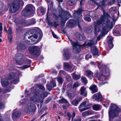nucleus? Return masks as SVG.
Returning a JSON list of instances; mask_svg holds the SVG:
<instances>
[{
    "label": "nucleus",
    "mask_w": 121,
    "mask_h": 121,
    "mask_svg": "<svg viewBox=\"0 0 121 121\" xmlns=\"http://www.w3.org/2000/svg\"><path fill=\"white\" fill-rule=\"evenodd\" d=\"M108 17H110L108 14L104 12L103 14L101 16L100 18L95 22L94 27L95 34H96L97 32L99 31L100 28H102L103 31H105L109 27V19H107L106 22V23H104L105 18Z\"/></svg>",
    "instance_id": "nucleus-1"
},
{
    "label": "nucleus",
    "mask_w": 121,
    "mask_h": 121,
    "mask_svg": "<svg viewBox=\"0 0 121 121\" xmlns=\"http://www.w3.org/2000/svg\"><path fill=\"white\" fill-rule=\"evenodd\" d=\"M40 35L36 29H33L30 30V32H27L24 35V38L26 40V42L28 44H32L35 43L39 41V39L38 36Z\"/></svg>",
    "instance_id": "nucleus-2"
},
{
    "label": "nucleus",
    "mask_w": 121,
    "mask_h": 121,
    "mask_svg": "<svg viewBox=\"0 0 121 121\" xmlns=\"http://www.w3.org/2000/svg\"><path fill=\"white\" fill-rule=\"evenodd\" d=\"M59 12L58 16L55 14H53L54 17L56 19H60L62 23H65L68 19V17L70 15L69 12L63 10L60 6H59L58 8Z\"/></svg>",
    "instance_id": "nucleus-3"
},
{
    "label": "nucleus",
    "mask_w": 121,
    "mask_h": 121,
    "mask_svg": "<svg viewBox=\"0 0 121 121\" xmlns=\"http://www.w3.org/2000/svg\"><path fill=\"white\" fill-rule=\"evenodd\" d=\"M73 47V51L76 53H78L80 52L81 51V47L85 45L92 46L95 45V43L93 40H91L89 42H86L83 45H81L78 42H73L72 40L69 39Z\"/></svg>",
    "instance_id": "nucleus-4"
},
{
    "label": "nucleus",
    "mask_w": 121,
    "mask_h": 121,
    "mask_svg": "<svg viewBox=\"0 0 121 121\" xmlns=\"http://www.w3.org/2000/svg\"><path fill=\"white\" fill-rule=\"evenodd\" d=\"M23 55L20 53H18L16 55L15 58L16 62L17 64L21 65L24 62V60H25V62L26 63H28L27 65H25L23 66L24 69H26L30 67V63L31 60L26 58H23Z\"/></svg>",
    "instance_id": "nucleus-5"
},
{
    "label": "nucleus",
    "mask_w": 121,
    "mask_h": 121,
    "mask_svg": "<svg viewBox=\"0 0 121 121\" xmlns=\"http://www.w3.org/2000/svg\"><path fill=\"white\" fill-rule=\"evenodd\" d=\"M35 11V7L32 4L27 5L22 12V14L24 16H32Z\"/></svg>",
    "instance_id": "nucleus-6"
},
{
    "label": "nucleus",
    "mask_w": 121,
    "mask_h": 121,
    "mask_svg": "<svg viewBox=\"0 0 121 121\" xmlns=\"http://www.w3.org/2000/svg\"><path fill=\"white\" fill-rule=\"evenodd\" d=\"M20 1L19 0H15L11 4L10 11L11 13H14L18 11L19 8Z\"/></svg>",
    "instance_id": "nucleus-7"
},
{
    "label": "nucleus",
    "mask_w": 121,
    "mask_h": 121,
    "mask_svg": "<svg viewBox=\"0 0 121 121\" xmlns=\"http://www.w3.org/2000/svg\"><path fill=\"white\" fill-rule=\"evenodd\" d=\"M36 109V106L34 104L30 103L27 104L26 107L24 109V111L28 113H30L31 112L34 113L35 112Z\"/></svg>",
    "instance_id": "nucleus-8"
},
{
    "label": "nucleus",
    "mask_w": 121,
    "mask_h": 121,
    "mask_svg": "<svg viewBox=\"0 0 121 121\" xmlns=\"http://www.w3.org/2000/svg\"><path fill=\"white\" fill-rule=\"evenodd\" d=\"M40 49L38 46H35L30 47L28 50L32 54L37 57L39 55V52Z\"/></svg>",
    "instance_id": "nucleus-9"
},
{
    "label": "nucleus",
    "mask_w": 121,
    "mask_h": 121,
    "mask_svg": "<svg viewBox=\"0 0 121 121\" xmlns=\"http://www.w3.org/2000/svg\"><path fill=\"white\" fill-rule=\"evenodd\" d=\"M84 11L82 9L81 6L77 10H75L74 11L73 16L76 18L79 19L82 17V13Z\"/></svg>",
    "instance_id": "nucleus-10"
},
{
    "label": "nucleus",
    "mask_w": 121,
    "mask_h": 121,
    "mask_svg": "<svg viewBox=\"0 0 121 121\" xmlns=\"http://www.w3.org/2000/svg\"><path fill=\"white\" fill-rule=\"evenodd\" d=\"M21 114V112L20 111L15 109L13 111L12 115V118L13 120L17 119L20 117Z\"/></svg>",
    "instance_id": "nucleus-11"
},
{
    "label": "nucleus",
    "mask_w": 121,
    "mask_h": 121,
    "mask_svg": "<svg viewBox=\"0 0 121 121\" xmlns=\"http://www.w3.org/2000/svg\"><path fill=\"white\" fill-rule=\"evenodd\" d=\"M98 66L99 69L102 70L103 71V73H106V72L108 70V69L106 67V66L105 65H104L102 63L99 64Z\"/></svg>",
    "instance_id": "nucleus-12"
},
{
    "label": "nucleus",
    "mask_w": 121,
    "mask_h": 121,
    "mask_svg": "<svg viewBox=\"0 0 121 121\" xmlns=\"http://www.w3.org/2000/svg\"><path fill=\"white\" fill-rule=\"evenodd\" d=\"M113 39V38L111 36H108L107 38V42L108 46L110 49L112 48L113 47L112 42Z\"/></svg>",
    "instance_id": "nucleus-13"
},
{
    "label": "nucleus",
    "mask_w": 121,
    "mask_h": 121,
    "mask_svg": "<svg viewBox=\"0 0 121 121\" xmlns=\"http://www.w3.org/2000/svg\"><path fill=\"white\" fill-rule=\"evenodd\" d=\"M86 90V88L84 87V86L82 87L80 90V95H82L86 97L87 95V92Z\"/></svg>",
    "instance_id": "nucleus-14"
},
{
    "label": "nucleus",
    "mask_w": 121,
    "mask_h": 121,
    "mask_svg": "<svg viewBox=\"0 0 121 121\" xmlns=\"http://www.w3.org/2000/svg\"><path fill=\"white\" fill-rule=\"evenodd\" d=\"M64 69L67 71L71 70L73 67V66L70 65L67 62L64 63Z\"/></svg>",
    "instance_id": "nucleus-15"
},
{
    "label": "nucleus",
    "mask_w": 121,
    "mask_h": 121,
    "mask_svg": "<svg viewBox=\"0 0 121 121\" xmlns=\"http://www.w3.org/2000/svg\"><path fill=\"white\" fill-rule=\"evenodd\" d=\"M69 50L68 49H66L64 50V53L63 54V56L65 60H67L70 57V54L69 53Z\"/></svg>",
    "instance_id": "nucleus-16"
},
{
    "label": "nucleus",
    "mask_w": 121,
    "mask_h": 121,
    "mask_svg": "<svg viewBox=\"0 0 121 121\" xmlns=\"http://www.w3.org/2000/svg\"><path fill=\"white\" fill-rule=\"evenodd\" d=\"M89 89L92 91V93H93L96 92L98 91L97 87L95 84L91 85L89 87Z\"/></svg>",
    "instance_id": "nucleus-17"
},
{
    "label": "nucleus",
    "mask_w": 121,
    "mask_h": 121,
    "mask_svg": "<svg viewBox=\"0 0 121 121\" xmlns=\"http://www.w3.org/2000/svg\"><path fill=\"white\" fill-rule=\"evenodd\" d=\"M94 98H95V100H101L102 99V95L100 93L95 94L93 96Z\"/></svg>",
    "instance_id": "nucleus-18"
},
{
    "label": "nucleus",
    "mask_w": 121,
    "mask_h": 121,
    "mask_svg": "<svg viewBox=\"0 0 121 121\" xmlns=\"http://www.w3.org/2000/svg\"><path fill=\"white\" fill-rule=\"evenodd\" d=\"M1 82L2 85L3 87H6L9 84V82L8 81L5 79H1Z\"/></svg>",
    "instance_id": "nucleus-19"
},
{
    "label": "nucleus",
    "mask_w": 121,
    "mask_h": 121,
    "mask_svg": "<svg viewBox=\"0 0 121 121\" xmlns=\"http://www.w3.org/2000/svg\"><path fill=\"white\" fill-rule=\"evenodd\" d=\"M87 76L90 79L93 78V73L90 70H86L85 71Z\"/></svg>",
    "instance_id": "nucleus-20"
},
{
    "label": "nucleus",
    "mask_w": 121,
    "mask_h": 121,
    "mask_svg": "<svg viewBox=\"0 0 121 121\" xmlns=\"http://www.w3.org/2000/svg\"><path fill=\"white\" fill-rule=\"evenodd\" d=\"M82 99L80 98L75 99L72 102V105L74 106H77L79 102Z\"/></svg>",
    "instance_id": "nucleus-21"
},
{
    "label": "nucleus",
    "mask_w": 121,
    "mask_h": 121,
    "mask_svg": "<svg viewBox=\"0 0 121 121\" xmlns=\"http://www.w3.org/2000/svg\"><path fill=\"white\" fill-rule=\"evenodd\" d=\"M91 52L94 55H96L98 54V51L96 48L95 46L91 47Z\"/></svg>",
    "instance_id": "nucleus-22"
},
{
    "label": "nucleus",
    "mask_w": 121,
    "mask_h": 121,
    "mask_svg": "<svg viewBox=\"0 0 121 121\" xmlns=\"http://www.w3.org/2000/svg\"><path fill=\"white\" fill-rule=\"evenodd\" d=\"M75 23V22L74 20L73 19H70L67 23V25L68 26L72 27L73 26Z\"/></svg>",
    "instance_id": "nucleus-23"
},
{
    "label": "nucleus",
    "mask_w": 121,
    "mask_h": 121,
    "mask_svg": "<svg viewBox=\"0 0 121 121\" xmlns=\"http://www.w3.org/2000/svg\"><path fill=\"white\" fill-rule=\"evenodd\" d=\"M72 77L74 80H77L79 79L81 77V75L80 74L77 75L75 72L73 74Z\"/></svg>",
    "instance_id": "nucleus-24"
},
{
    "label": "nucleus",
    "mask_w": 121,
    "mask_h": 121,
    "mask_svg": "<svg viewBox=\"0 0 121 121\" xmlns=\"http://www.w3.org/2000/svg\"><path fill=\"white\" fill-rule=\"evenodd\" d=\"M25 45L23 43H19L17 45V49L18 50H19L26 48Z\"/></svg>",
    "instance_id": "nucleus-25"
},
{
    "label": "nucleus",
    "mask_w": 121,
    "mask_h": 121,
    "mask_svg": "<svg viewBox=\"0 0 121 121\" xmlns=\"http://www.w3.org/2000/svg\"><path fill=\"white\" fill-rule=\"evenodd\" d=\"M76 3L75 0H69L67 2L66 5L67 6H71Z\"/></svg>",
    "instance_id": "nucleus-26"
},
{
    "label": "nucleus",
    "mask_w": 121,
    "mask_h": 121,
    "mask_svg": "<svg viewBox=\"0 0 121 121\" xmlns=\"http://www.w3.org/2000/svg\"><path fill=\"white\" fill-rule=\"evenodd\" d=\"M101 105L98 104H95L92 106V109L93 110L98 111L99 110L100 108Z\"/></svg>",
    "instance_id": "nucleus-27"
},
{
    "label": "nucleus",
    "mask_w": 121,
    "mask_h": 121,
    "mask_svg": "<svg viewBox=\"0 0 121 121\" xmlns=\"http://www.w3.org/2000/svg\"><path fill=\"white\" fill-rule=\"evenodd\" d=\"M21 23L22 26H29L28 20L22 21L21 22Z\"/></svg>",
    "instance_id": "nucleus-28"
},
{
    "label": "nucleus",
    "mask_w": 121,
    "mask_h": 121,
    "mask_svg": "<svg viewBox=\"0 0 121 121\" xmlns=\"http://www.w3.org/2000/svg\"><path fill=\"white\" fill-rule=\"evenodd\" d=\"M28 21L29 26L34 24L36 22L34 18H32L31 19L28 20Z\"/></svg>",
    "instance_id": "nucleus-29"
},
{
    "label": "nucleus",
    "mask_w": 121,
    "mask_h": 121,
    "mask_svg": "<svg viewBox=\"0 0 121 121\" xmlns=\"http://www.w3.org/2000/svg\"><path fill=\"white\" fill-rule=\"evenodd\" d=\"M58 102L60 104H67L68 103V102L67 100L64 98H62L61 99L59 100Z\"/></svg>",
    "instance_id": "nucleus-30"
},
{
    "label": "nucleus",
    "mask_w": 121,
    "mask_h": 121,
    "mask_svg": "<svg viewBox=\"0 0 121 121\" xmlns=\"http://www.w3.org/2000/svg\"><path fill=\"white\" fill-rule=\"evenodd\" d=\"M107 76L103 75L98 77V78L100 80L102 81L105 80L107 79Z\"/></svg>",
    "instance_id": "nucleus-31"
},
{
    "label": "nucleus",
    "mask_w": 121,
    "mask_h": 121,
    "mask_svg": "<svg viewBox=\"0 0 121 121\" xmlns=\"http://www.w3.org/2000/svg\"><path fill=\"white\" fill-rule=\"evenodd\" d=\"M93 30V28L92 27H87L86 28L85 30L86 33H90Z\"/></svg>",
    "instance_id": "nucleus-32"
},
{
    "label": "nucleus",
    "mask_w": 121,
    "mask_h": 121,
    "mask_svg": "<svg viewBox=\"0 0 121 121\" xmlns=\"http://www.w3.org/2000/svg\"><path fill=\"white\" fill-rule=\"evenodd\" d=\"M47 92H44L42 93L40 95V98L44 99L45 97H47Z\"/></svg>",
    "instance_id": "nucleus-33"
},
{
    "label": "nucleus",
    "mask_w": 121,
    "mask_h": 121,
    "mask_svg": "<svg viewBox=\"0 0 121 121\" xmlns=\"http://www.w3.org/2000/svg\"><path fill=\"white\" fill-rule=\"evenodd\" d=\"M15 73L13 72L10 73L9 74V79H12L15 77Z\"/></svg>",
    "instance_id": "nucleus-34"
},
{
    "label": "nucleus",
    "mask_w": 121,
    "mask_h": 121,
    "mask_svg": "<svg viewBox=\"0 0 121 121\" xmlns=\"http://www.w3.org/2000/svg\"><path fill=\"white\" fill-rule=\"evenodd\" d=\"M58 82L61 84H62L63 81V78L61 77H59L57 78Z\"/></svg>",
    "instance_id": "nucleus-35"
},
{
    "label": "nucleus",
    "mask_w": 121,
    "mask_h": 121,
    "mask_svg": "<svg viewBox=\"0 0 121 121\" xmlns=\"http://www.w3.org/2000/svg\"><path fill=\"white\" fill-rule=\"evenodd\" d=\"M86 101H85L84 102H82L80 105L79 107V108H80L82 107H86Z\"/></svg>",
    "instance_id": "nucleus-36"
},
{
    "label": "nucleus",
    "mask_w": 121,
    "mask_h": 121,
    "mask_svg": "<svg viewBox=\"0 0 121 121\" xmlns=\"http://www.w3.org/2000/svg\"><path fill=\"white\" fill-rule=\"evenodd\" d=\"M67 115L68 117V118H67V120L69 121H70L71 117L72 116V115H71V113L69 112H68L67 113Z\"/></svg>",
    "instance_id": "nucleus-37"
},
{
    "label": "nucleus",
    "mask_w": 121,
    "mask_h": 121,
    "mask_svg": "<svg viewBox=\"0 0 121 121\" xmlns=\"http://www.w3.org/2000/svg\"><path fill=\"white\" fill-rule=\"evenodd\" d=\"M19 79L18 78L14 79H13L11 82L12 83L16 84H17L19 82Z\"/></svg>",
    "instance_id": "nucleus-38"
},
{
    "label": "nucleus",
    "mask_w": 121,
    "mask_h": 121,
    "mask_svg": "<svg viewBox=\"0 0 121 121\" xmlns=\"http://www.w3.org/2000/svg\"><path fill=\"white\" fill-rule=\"evenodd\" d=\"M81 79L82 82L85 84H86L87 83V80L86 78L84 77H82L81 78Z\"/></svg>",
    "instance_id": "nucleus-39"
},
{
    "label": "nucleus",
    "mask_w": 121,
    "mask_h": 121,
    "mask_svg": "<svg viewBox=\"0 0 121 121\" xmlns=\"http://www.w3.org/2000/svg\"><path fill=\"white\" fill-rule=\"evenodd\" d=\"M91 108V107H86L82 109H79V110L80 112H82L85 110L90 109Z\"/></svg>",
    "instance_id": "nucleus-40"
},
{
    "label": "nucleus",
    "mask_w": 121,
    "mask_h": 121,
    "mask_svg": "<svg viewBox=\"0 0 121 121\" xmlns=\"http://www.w3.org/2000/svg\"><path fill=\"white\" fill-rule=\"evenodd\" d=\"M79 86V83L78 82H75L73 84V88H74L78 87Z\"/></svg>",
    "instance_id": "nucleus-41"
},
{
    "label": "nucleus",
    "mask_w": 121,
    "mask_h": 121,
    "mask_svg": "<svg viewBox=\"0 0 121 121\" xmlns=\"http://www.w3.org/2000/svg\"><path fill=\"white\" fill-rule=\"evenodd\" d=\"M85 37L84 36L82 35L81 34L79 37V38L78 39L82 41L83 39H85Z\"/></svg>",
    "instance_id": "nucleus-42"
},
{
    "label": "nucleus",
    "mask_w": 121,
    "mask_h": 121,
    "mask_svg": "<svg viewBox=\"0 0 121 121\" xmlns=\"http://www.w3.org/2000/svg\"><path fill=\"white\" fill-rule=\"evenodd\" d=\"M84 19L85 21L88 22H90L91 20V18L89 17H85L84 18Z\"/></svg>",
    "instance_id": "nucleus-43"
},
{
    "label": "nucleus",
    "mask_w": 121,
    "mask_h": 121,
    "mask_svg": "<svg viewBox=\"0 0 121 121\" xmlns=\"http://www.w3.org/2000/svg\"><path fill=\"white\" fill-rule=\"evenodd\" d=\"M12 39L13 37L12 35H9L8 39L10 42L11 43L12 42Z\"/></svg>",
    "instance_id": "nucleus-44"
},
{
    "label": "nucleus",
    "mask_w": 121,
    "mask_h": 121,
    "mask_svg": "<svg viewBox=\"0 0 121 121\" xmlns=\"http://www.w3.org/2000/svg\"><path fill=\"white\" fill-rule=\"evenodd\" d=\"M36 98L35 97H31L30 99V100L32 101L33 102H36Z\"/></svg>",
    "instance_id": "nucleus-45"
},
{
    "label": "nucleus",
    "mask_w": 121,
    "mask_h": 121,
    "mask_svg": "<svg viewBox=\"0 0 121 121\" xmlns=\"http://www.w3.org/2000/svg\"><path fill=\"white\" fill-rule=\"evenodd\" d=\"M38 87L40 89H42L43 91H44L45 89L44 86L42 85H39L38 86Z\"/></svg>",
    "instance_id": "nucleus-46"
},
{
    "label": "nucleus",
    "mask_w": 121,
    "mask_h": 121,
    "mask_svg": "<svg viewBox=\"0 0 121 121\" xmlns=\"http://www.w3.org/2000/svg\"><path fill=\"white\" fill-rule=\"evenodd\" d=\"M80 34L78 32H76L74 34L75 37L78 39L80 35Z\"/></svg>",
    "instance_id": "nucleus-47"
},
{
    "label": "nucleus",
    "mask_w": 121,
    "mask_h": 121,
    "mask_svg": "<svg viewBox=\"0 0 121 121\" xmlns=\"http://www.w3.org/2000/svg\"><path fill=\"white\" fill-rule=\"evenodd\" d=\"M4 108V104L2 102H0V109H3Z\"/></svg>",
    "instance_id": "nucleus-48"
},
{
    "label": "nucleus",
    "mask_w": 121,
    "mask_h": 121,
    "mask_svg": "<svg viewBox=\"0 0 121 121\" xmlns=\"http://www.w3.org/2000/svg\"><path fill=\"white\" fill-rule=\"evenodd\" d=\"M91 56L90 54L87 55L85 56V59L88 60L89 58H91Z\"/></svg>",
    "instance_id": "nucleus-49"
},
{
    "label": "nucleus",
    "mask_w": 121,
    "mask_h": 121,
    "mask_svg": "<svg viewBox=\"0 0 121 121\" xmlns=\"http://www.w3.org/2000/svg\"><path fill=\"white\" fill-rule=\"evenodd\" d=\"M59 73L60 75L63 74L65 75L66 74V72L65 71L62 70H61L60 71Z\"/></svg>",
    "instance_id": "nucleus-50"
},
{
    "label": "nucleus",
    "mask_w": 121,
    "mask_h": 121,
    "mask_svg": "<svg viewBox=\"0 0 121 121\" xmlns=\"http://www.w3.org/2000/svg\"><path fill=\"white\" fill-rule=\"evenodd\" d=\"M82 115L83 116H86L88 115L87 111L84 112L82 114Z\"/></svg>",
    "instance_id": "nucleus-51"
},
{
    "label": "nucleus",
    "mask_w": 121,
    "mask_h": 121,
    "mask_svg": "<svg viewBox=\"0 0 121 121\" xmlns=\"http://www.w3.org/2000/svg\"><path fill=\"white\" fill-rule=\"evenodd\" d=\"M8 32L9 35H11L12 33V29L10 27L8 29Z\"/></svg>",
    "instance_id": "nucleus-52"
},
{
    "label": "nucleus",
    "mask_w": 121,
    "mask_h": 121,
    "mask_svg": "<svg viewBox=\"0 0 121 121\" xmlns=\"http://www.w3.org/2000/svg\"><path fill=\"white\" fill-rule=\"evenodd\" d=\"M75 113L74 111H73L72 113V120L71 121H73V118L75 117Z\"/></svg>",
    "instance_id": "nucleus-53"
},
{
    "label": "nucleus",
    "mask_w": 121,
    "mask_h": 121,
    "mask_svg": "<svg viewBox=\"0 0 121 121\" xmlns=\"http://www.w3.org/2000/svg\"><path fill=\"white\" fill-rule=\"evenodd\" d=\"M51 100V99L50 98H49L45 101V103L46 104H47L50 102Z\"/></svg>",
    "instance_id": "nucleus-54"
},
{
    "label": "nucleus",
    "mask_w": 121,
    "mask_h": 121,
    "mask_svg": "<svg viewBox=\"0 0 121 121\" xmlns=\"http://www.w3.org/2000/svg\"><path fill=\"white\" fill-rule=\"evenodd\" d=\"M104 35H99L97 37V39L98 41H99L100 40V38H102L104 36Z\"/></svg>",
    "instance_id": "nucleus-55"
},
{
    "label": "nucleus",
    "mask_w": 121,
    "mask_h": 121,
    "mask_svg": "<svg viewBox=\"0 0 121 121\" xmlns=\"http://www.w3.org/2000/svg\"><path fill=\"white\" fill-rule=\"evenodd\" d=\"M115 3V0H111L108 3V5H110L113 4Z\"/></svg>",
    "instance_id": "nucleus-56"
},
{
    "label": "nucleus",
    "mask_w": 121,
    "mask_h": 121,
    "mask_svg": "<svg viewBox=\"0 0 121 121\" xmlns=\"http://www.w3.org/2000/svg\"><path fill=\"white\" fill-rule=\"evenodd\" d=\"M87 112L88 115L93 114L94 113L92 110L87 111Z\"/></svg>",
    "instance_id": "nucleus-57"
},
{
    "label": "nucleus",
    "mask_w": 121,
    "mask_h": 121,
    "mask_svg": "<svg viewBox=\"0 0 121 121\" xmlns=\"http://www.w3.org/2000/svg\"><path fill=\"white\" fill-rule=\"evenodd\" d=\"M40 10L41 13H42V14H44L45 12V10L43 8H41Z\"/></svg>",
    "instance_id": "nucleus-58"
},
{
    "label": "nucleus",
    "mask_w": 121,
    "mask_h": 121,
    "mask_svg": "<svg viewBox=\"0 0 121 121\" xmlns=\"http://www.w3.org/2000/svg\"><path fill=\"white\" fill-rule=\"evenodd\" d=\"M52 33L53 37L57 39H58V37H57V36L54 33L53 31H52Z\"/></svg>",
    "instance_id": "nucleus-59"
},
{
    "label": "nucleus",
    "mask_w": 121,
    "mask_h": 121,
    "mask_svg": "<svg viewBox=\"0 0 121 121\" xmlns=\"http://www.w3.org/2000/svg\"><path fill=\"white\" fill-rule=\"evenodd\" d=\"M106 1V0H103L102 2H101V4L103 6H104L105 5V2Z\"/></svg>",
    "instance_id": "nucleus-60"
},
{
    "label": "nucleus",
    "mask_w": 121,
    "mask_h": 121,
    "mask_svg": "<svg viewBox=\"0 0 121 121\" xmlns=\"http://www.w3.org/2000/svg\"><path fill=\"white\" fill-rule=\"evenodd\" d=\"M48 25H49V26H53V23L51 22H48Z\"/></svg>",
    "instance_id": "nucleus-61"
},
{
    "label": "nucleus",
    "mask_w": 121,
    "mask_h": 121,
    "mask_svg": "<svg viewBox=\"0 0 121 121\" xmlns=\"http://www.w3.org/2000/svg\"><path fill=\"white\" fill-rule=\"evenodd\" d=\"M52 83L53 84L54 86H56V84L55 82V81H53L52 82Z\"/></svg>",
    "instance_id": "nucleus-62"
},
{
    "label": "nucleus",
    "mask_w": 121,
    "mask_h": 121,
    "mask_svg": "<svg viewBox=\"0 0 121 121\" xmlns=\"http://www.w3.org/2000/svg\"><path fill=\"white\" fill-rule=\"evenodd\" d=\"M113 32L114 33H116L118 35H119V32L118 30H114L113 31Z\"/></svg>",
    "instance_id": "nucleus-63"
},
{
    "label": "nucleus",
    "mask_w": 121,
    "mask_h": 121,
    "mask_svg": "<svg viewBox=\"0 0 121 121\" xmlns=\"http://www.w3.org/2000/svg\"><path fill=\"white\" fill-rule=\"evenodd\" d=\"M77 117L78 118V121H81L82 120V118L81 117L78 116Z\"/></svg>",
    "instance_id": "nucleus-64"
}]
</instances>
